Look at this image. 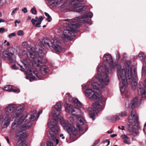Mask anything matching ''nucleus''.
Listing matches in <instances>:
<instances>
[{"instance_id":"24","label":"nucleus","mask_w":146,"mask_h":146,"mask_svg":"<svg viewBox=\"0 0 146 146\" xmlns=\"http://www.w3.org/2000/svg\"><path fill=\"white\" fill-rule=\"evenodd\" d=\"M49 4L54 7L57 6L62 3V0H46Z\"/></svg>"},{"instance_id":"39","label":"nucleus","mask_w":146,"mask_h":146,"mask_svg":"<svg viewBox=\"0 0 146 146\" xmlns=\"http://www.w3.org/2000/svg\"><path fill=\"white\" fill-rule=\"evenodd\" d=\"M35 19H31V22L33 25H35L36 22H38V17H36L35 18Z\"/></svg>"},{"instance_id":"51","label":"nucleus","mask_w":146,"mask_h":146,"mask_svg":"<svg viewBox=\"0 0 146 146\" xmlns=\"http://www.w3.org/2000/svg\"><path fill=\"white\" fill-rule=\"evenodd\" d=\"M116 59L118 60L119 57H120V55L119 54L118 52H117L116 53Z\"/></svg>"},{"instance_id":"6","label":"nucleus","mask_w":146,"mask_h":146,"mask_svg":"<svg viewBox=\"0 0 146 146\" xmlns=\"http://www.w3.org/2000/svg\"><path fill=\"white\" fill-rule=\"evenodd\" d=\"M28 123H24L21 126L19 130H16L15 138L16 140L18 141V142L20 141L23 143V141L26 139L27 134L25 130L29 129L32 126L31 123H28Z\"/></svg>"},{"instance_id":"38","label":"nucleus","mask_w":146,"mask_h":146,"mask_svg":"<svg viewBox=\"0 0 146 146\" xmlns=\"http://www.w3.org/2000/svg\"><path fill=\"white\" fill-rule=\"evenodd\" d=\"M34 74L36 75V77L38 78L39 79H41V75L39 74L37 71H35L33 72Z\"/></svg>"},{"instance_id":"46","label":"nucleus","mask_w":146,"mask_h":146,"mask_svg":"<svg viewBox=\"0 0 146 146\" xmlns=\"http://www.w3.org/2000/svg\"><path fill=\"white\" fill-rule=\"evenodd\" d=\"M144 56V54L143 53H140L138 55L139 57L141 59H143Z\"/></svg>"},{"instance_id":"49","label":"nucleus","mask_w":146,"mask_h":146,"mask_svg":"<svg viewBox=\"0 0 146 146\" xmlns=\"http://www.w3.org/2000/svg\"><path fill=\"white\" fill-rule=\"evenodd\" d=\"M69 120L72 123L74 122V119L72 117L70 116L69 117Z\"/></svg>"},{"instance_id":"13","label":"nucleus","mask_w":146,"mask_h":146,"mask_svg":"<svg viewBox=\"0 0 146 146\" xmlns=\"http://www.w3.org/2000/svg\"><path fill=\"white\" fill-rule=\"evenodd\" d=\"M60 121L61 125L65 131L68 133L72 132L74 134H75L76 131L75 128L69 123L68 120L61 117L60 118Z\"/></svg>"},{"instance_id":"26","label":"nucleus","mask_w":146,"mask_h":146,"mask_svg":"<svg viewBox=\"0 0 146 146\" xmlns=\"http://www.w3.org/2000/svg\"><path fill=\"white\" fill-rule=\"evenodd\" d=\"M121 137L123 140V142L125 143L128 145H129L131 144V143L129 142V138L125 135L123 134L121 135Z\"/></svg>"},{"instance_id":"35","label":"nucleus","mask_w":146,"mask_h":146,"mask_svg":"<svg viewBox=\"0 0 146 146\" xmlns=\"http://www.w3.org/2000/svg\"><path fill=\"white\" fill-rule=\"evenodd\" d=\"M93 105L94 107H96L97 108L101 109L102 108V106L97 102L93 103Z\"/></svg>"},{"instance_id":"37","label":"nucleus","mask_w":146,"mask_h":146,"mask_svg":"<svg viewBox=\"0 0 146 146\" xmlns=\"http://www.w3.org/2000/svg\"><path fill=\"white\" fill-rule=\"evenodd\" d=\"M127 115V113L125 111H122L118 114V115L121 117H123L126 116Z\"/></svg>"},{"instance_id":"19","label":"nucleus","mask_w":146,"mask_h":146,"mask_svg":"<svg viewBox=\"0 0 146 146\" xmlns=\"http://www.w3.org/2000/svg\"><path fill=\"white\" fill-rule=\"evenodd\" d=\"M37 114L36 111H35L33 113L31 112L30 113L28 114L26 116H23L25 117L24 123H26L27 122L31 123L32 125V123L29 121H35L36 119ZM28 123H27L28 124Z\"/></svg>"},{"instance_id":"54","label":"nucleus","mask_w":146,"mask_h":146,"mask_svg":"<svg viewBox=\"0 0 146 146\" xmlns=\"http://www.w3.org/2000/svg\"><path fill=\"white\" fill-rule=\"evenodd\" d=\"M22 11L24 13H27L28 12L27 8H26L25 7L23 9H22Z\"/></svg>"},{"instance_id":"58","label":"nucleus","mask_w":146,"mask_h":146,"mask_svg":"<svg viewBox=\"0 0 146 146\" xmlns=\"http://www.w3.org/2000/svg\"><path fill=\"white\" fill-rule=\"evenodd\" d=\"M60 137H61L62 139H64L65 138L64 137V135L62 134H61L60 135Z\"/></svg>"},{"instance_id":"40","label":"nucleus","mask_w":146,"mask_h":146,"mask_svg":"<svg viewBox=\"0 0 146 146\" xmlns=\"http://www.w3.org/2000/svg\"><path fill=\"white\" fill-rule=\"evenodd\" d=\"M17 146H27V144L26 143H22L20 141L17 142Z\"/></svg>"},{"instance_id":"31","label":"nucleus","mask_w":146,"mask_h":146,"mask_svg":"<svg viewBox=\"0 0 146 146\" xmlns=\"http://www.w3.org/2000/svg\"><path fill=\"white\" fill-rule=\"evenodd\" d=\"M12 87L11 85H6L3 88V89L9 92H11L12 90Z\"/></svg>"},{"instance_id":"48","label":"nucleus","mask_w":146,"mask_h":146,"mask_svg":"<svg viewBox=\"0 0 146 146\" xmlns=\"http://www.w3.org/2000/svg\"><path fill=\"white\" fill-rule=\"evenodd\" d=\"M119 116L118 115L114 116L113 117V119L115 120H118L119 119Z\"/></svg>"},{"instance_id":"45","label":"nucleus","mask_w":146,"mask_h":146,"mask_svg":"<svg viewBox=\"0 0 146 146\" xmlns=\"http://www.w3.org/2000/svg\"><path fill=\"white\" fill-rule=\"evenodd\" d=\"M100 142V139H97L94 141V143H93V146H95L96 145H97Z\"/></svg>"},{"instance_id":"16","label":"nucleus","mask_w":146,"mask_h":146,"mask_svg":"<svg viewBox=\"0 0 146 146\" xmlns=\"http://www.w3.org/2000/svg\"><path fill=\"white\" fill-rule=\"evenodd\" d=\"M25 119L24 117L21 116L18 119H15L12 124V128L13 130H19L21 128V126L24 123Z\"/></svg>"},{"instance_id":"61","label":"nucleus","mask_w":146,"mask_h":146,"mask_svg":"<svg viewBox=\"0 0 146 146\" xmlns=\"http://www.w3.org/2000/svg\"><path fill=\"white\" fill-rule=\"evenodd\" d=\"M15 22V24H16L17 23H20L21 22V21H20L16 20Z\"/></svg>"},{"instance_id":"2","label":"nucleus","mask_w":146,"mask_h":146,"mask_svg":"<svg viewBox=\"0 0 146 146\" xmlns=\"http://www.w3.org/2000/svg\"><path fill=\"white\" fill-rule=\"evenodd\" d=\"M34 49L35 52L33 51L31 48H28V54H27L26 51H23L22 56L23 59L21 60L25 67L31 72V66L30 63L31 61H33V64L34 67L35 68L38 67L40 65V64H42V63L38 58L42 57L44 55L43 52L44 49L42 47L37 46Z\"/></svg>"},{"instance_id":"53","label":"nucleus","mask_w":146,"mask_h":146,"mask_svg":"<svg viewBox=\"0 0 146 146\" xmlns=\"http://www.w3.org/2000/svg\"><path fill=\"white\" fill-rule=\"evenodd\" d=\"M18 64L19 66L20 67V70L22 71H24V68L22 67V66L21 65L19 64Z\"/></svg>"},{"instance_id":"56","label":"nucleus","mask_w":146,"mask_h":146,"mask_svg":"<svg viewBox=\"0 0 146 146\" xmlns=\"http://www.w3.org/2000/svg\"><path fill=\"white\" fill-rule=\"evenodd\" d=\"M5 30V29L3 28H0V33L4 32Z\"/></svg>"},{"instance_id":"8","label":"nucleus","mask_w":146,"mask_h":146,"mask_svg":"<svg viewBox=\"0 0 146 146\" xmlns=\"http://www.w3.org/2000/svg\"><path fill=\"white\" fill-rule=\"evenodd\" d=\"M123 67L120 66H119L117 72V75L119 80L121 81V82L119 83V88L121 93H123L124 92L125 89V86L127 84L128 80H129V82L130 83L134 80L132 81L131 79H128L127 76H125V74L123 75Z\"/></svg>"},{"instance_id":"11","label":"nucleus","mask_w":146,"mask_h":146,"mask_svg":"<svg viewBox=\"0 0 146 146\" xmlns=\"http://www.w3.org/2000/svg\"><path fill=\"white\" fill-rule=\"evenodd\" d=\"M48 127L50 128L51 131H48L47 132L48 137L50 139L53 140L54 142H55L56 144H58L59 143V140L56 138L59 129L58 126L54 123L52 124L51 122L48 124Z\"/></svg>"},{"instance_id":"1","label":"nucleus","mask_w":146,"mask_h":146,"mask_svg":"<svg viewBox=\"0 0 146 146\" xmlns=\"http://www.w3.org/2000/svg\"><path fill=\"white\" fill-rule=\"evenodd\" d=\"M102 67H100L98 68L97 71V75L95 76L96 79L98 81L99 83L96 82H92L91 84L93 89H88V87L87 84L82 85V88H86V90L85 92L86 96L91 99H94L100 101H102V98L100 94L102 92L104 86L108 85L110 80L109 77L106 74L103 76L101 71Z\"/></svg>"},{"instance_id":"64","label":"nucleus","mask_w":146,"mask_h":146,"mask_svg":"<svg viewBox=\"0 0 146 146\" xmlns=\"http://www.w3.org/2000/svg\"><path fill=\"white\" fill-rule=\"evenodd\" d=\"M113 131V130H111L110 131H108L107 132L108 133H111Z\"/></svg>"},{"instance_id":"27","label":"nucleus","mask_w":146,"mask_h":146,"mask_svg":"<svg viewBox=\"0 0 146 146\" xmlns=\"http://www.w3.org/2000/svg\"><path fill=\"white\" fill-rule=\"evenodd\" d=\"M89 109L92 110V111H91L90 112L89 114V115L91 118H92L93 120H94L95 119V118H94L95 114V113H97V110L95 108H93L92 109L90 108Z\"/></svg>"},{"instance_id":"55","label":"nucleus","mask_w":146,"mask_h":146,"mask_svg":"<svg viewBox=\"0 0 146 146\" xmlns=\"http://www.w3.org/2000/svg\"><path fill=\"white\" fill-rule=\"evenodd\" d=\"M146 69V67L143 66L142 67V72L144 73L145 72V70Z\"/></svg>"},{"instance_id":"14","label":"nucleus","mask_w":146,"mask_h":146,"mask_svg":"<svg viewBox=\"0 0 146 146\" xmlns=\"http://www.w3.org/2000/svg\"><path fill=\"white\" fill-rule=\"evenodd\" d=\"M14 50V48H11L8 50L3 51V58L4 59L7 58L11 61H13L14 58H15Z\"/></svg>"},{"instance_id":"43","label":"nucleus","mask_w":146,"mask_h":146,"mask_svg":"<svg viewBox=\"0 0 146 146\" xmlns=\"http://www.w3.org/2000/svg\"><path fill=\"white\" fill-rule=\"evenodd\" d=\"M17 34L19 36H22L23 35V32L22 30H19L18 31Z\"/></svg>"},{"instance_id":"18","label":"nucleus","mask_w":146,"mask_h":146,"mask_svg":"<svg viewBox=\"0 0 146 146\" xmlns=\"http://www.w3.org/2000/svg\"><path fill=\"white\" fill-rule=\"evenodd\" d=\"M66 102H70L73 103L75 107L77 106L76 108H80L82 106V104L77 99L72 98L69 94L66 95Z\"/></svg>"},{"instance_id":"52","label":"nucleus","mask_w":146,"mask_h":146,"mask_svg":"<svg viewBox=\"0 0 146 146\" xmlns=\"http://www.w3.org/2000/svg\"><path fill=\"white\" fill-rule=\"evenodd\" d=\"M17 10V9L16 8H15L13 11H12L11 13V15H13L14 14L16 13Z\"/></svg>"},{"instance_id":"47","label":"nucleus","mask_w":146,"mask_h":146,"mask_svg":"<svg viewBox=\"0 0 146 146\" xmlns=\"http://www.w3.org/2000/svg\"><path fill=\"white\" fill-rule=\"evenodd\" d=\"M11 92H13L15 93H18L20 92V91L19 89H13L12 88Z\"/></svg>"},{"instance_id":"59","label":"nucleus","mask_w":146,"mask_h":146,"mask_svg":"<svg viewBox=\"0 0 146 146\" xmlns=\"http://www.w3.org/2000/svg\"><path fill=\"white\" fill-rule=\"evenodd\" d=\"M117 136V135L115 134H113L111 135L110 136V137H116Z\"/></svg>"},{"instance_id":"12","label":"nucleus","mask_w":146,"mask_h":146,"mask_svg":"<svg viewBox=\"0 0 146 146\" xmlns=\"http://www.w3.org/2000/svg\"><path fill=\"white\" fill-rule=\"evenodd\" d=\"M131 65V62L130 60L127 61L126 62V66H127L128 67L126 69V71L125 72L124 69V67L120 65H117V71H118V66H119L121 67H123V75H125L126 76H127L128 78L129 79H131V80H136L137 79V76L136 73H134V74H133L132 73V69L130 67V66Z\"/></svg>"},{"instance_id":"63","label":"nucleus","mask_w":146,"mask_h":146,"mask_svg":"<svg viewBox=\"0 0 146 146\" xmlns=\"http://www.w3.org/2000/svg\"><path fill=\"white\" fill-rule=\"evenodd\" d=\"M121 130H125L124 126H121Z\"/></svg>"},{"instance_id":"3","label":"nucleus","mask_w":146,"mask_h":146,"mask_svg":"<svg viewBox=\"0 0 146 146\" xmlns=\"http://www.w3.org/2000/svg\"><path fill=\"white\" fill-rule=\"evenodd\" d=\"M60 22L61 25L66 28L63 31L62 38L64 40H72L71 37L75 36L74 33L76 31V29L78 28L80 25L68 19L62 20Z\"/></svg>"},{"instance_id":"60","label":"nucleus","mask_w":146,"mask_h":146,"mask_svg":"<svg viewBox=\"0 0 146 146\" xmlns=\"http://www.w3.org/2000/svg\"><path fill=\"white\" fill-rule=\"evenodd\" d=\"M5 21L4 19H0V23L1 22H4Z\"/></svg>"},{"instance_id":"22","label":"nucleus","mask_w":146,"mask_h":146,"mask_svg":"<svg viewBox=\"0 0 146 146\" xmlns=\"http://www.w3.org/2000/svg\"><path fill=\"white\" fill-rule=\"evenodd\" d=\"M24 110V108L23 106H18L16 108L14 113L12 116V118L13 119L15 117L19 116L23 112Z\"/></svg>"},{"instance_id":"7","label":"nucleus","mask_w":146,"mask_h":146,"mask_svg":"<svg viewBox=\"0 0 146 146\" xmlns=\"http://www.w3.org/2000/svg\"><path fill=\"white\" fill-rule=\"evenodd\" d=\"M41 42L44 47H52L57 54H59L63 49V48L61 46L60 43L57 40H51L48 38H44Z\"/></svg>"},{"instance_id":"4","label":"nucleus","mask_w":146,"mask_h":146,"mask_svg":"<svg viewBox=\"0 0 146 146\" xmlns=\"http://www.w3.org/2000/svg\"><path fill=\"white\" fill-rule=\"evenodd\" d=\"M138 117L136 111L134 110L131 111L128 119V129L129 132H132L133 135L135 136L139 134L138 126L137 124Z\"/></svg>"},{"instance_id":"62","label":"nucleus","mask_w":146,"mask_h":146,"mask_svg":"<svg viewBox=\"0 0 146 146\" xmlns=\"http://www.w3.org/2000/svg\"><path fill=\"white\" fill-rule=\"evenodd\" d=\"M16 66L15 65H13L12 66V68L13 69H16Z\"/></svg>"},{"instance_id":"5","label":"nucleus","mask_w":146,"mask_h":146,"mask_svg":"<svg viewBox=\"0 0 146 146\" xmlns=\"http://www.w3.org/2000/svg\"><path fill=\"white\" fill-rule=\"evenodd\" d=\"M64 106L66 112H68L72 115L77 117L76 119L77 126L79 130L80 131H81L82 129L80 126L84 125L85 121L83 117L79 115V113L80 112L79 108H73L70 104L67 103H65Z\"/></svg>"},{"instance_id":"44","label":"nucleus","mask_w":146,"mask_h":146,"mask_svg":"<svg viewBox=\"0 0 146 146\" xmlns=\"http://www.w3.org/2000/svg\"><path fill=\"white\" fill-rule=\"evenodd\" d=\"M16 35V33H13L10 34L8 35V37L10 38H11L13 36H15Z\"/></svg>"},{"instance_id":"29","label":"nucleus","mask_w":146,"mask_h":146,"mask_svg":"<svg viewBox=\"0 0 146 146\" xmlns=\"http://www.w3.org/2000/svg\"><path fill=\"white\" fill-rule=\"evenodd\" d=\"M26 78L27 79H30V82H32L35 79V77L34 76H33V75L30 74H28L26 73Z\"/></svg>"},{"instance_id":"15","label":"nucleus","mask_w":146,"mask_h":146,"mask_svg":"<svg viewBox=\"0 0 146 146\" xmlns=\"http://www.w3.org/2000/svg\"><path fill=\"white\" fill-rule=\"evenodd\" d=\"M60 115V112L58 111L55 110L52 111H50V113L49 114L50 117L47 123H51L52 124L54 123L57 126V122L58 121V117Z\"/></svg>"},{"instance_id":"17","label":"nucleus","mask_w":146,"mask_h":146,"mask_svg":"<svg viewBox=\"0 0 146 146\" xmlns=\"http://www.w3.org/2000/svg\"><path fill=\"white\" fill-rule=\"evenodd\" d=\"M144 85L142 82H140L139 83L138 92L139 94L143 98L146 97V79L144 81Z\"/></svg>"},{"instance_id":"34","label":"nucleus","mask_w":146,"mask_h":146,"mask_svg":"<svg viewBox=\"0 0 146 146\" xmlns=\"http://www.w3.org/2000/svg\"><path fill=\"white\" fill-rule=\"evenodd\" d=\"M93 13L92 12H90L84 15L82 17H85L87 18H91L93 16Z\"/></svg>"},{"instance_id":"9","label":"nucleus","mask_w":146,"mask_h":146,"mask_svg":"<svg viewBox=\"0 0 146 146\" xmlns=\"http://www.w3.org/2000/svg\"><path fill=\"white\" fill-rule=\"evenodd\" d=\"M84 3L83 0H73L66 8L70 11L80 12L87 8L86 6H81V5Z\"/></svg>"},{"instance_id":"57","label":"nucleus","mask_w":146,"mask_h":146,"mask_svg":"<svg viewBox=\"0 0 146 146\" xmlns=\"http://www.w3.org/2000/svg\"><path fill=\"white\" fill-rule=\"evenodd\" d=\"M5 138L6 139L8 143L9 144V138H8V137H7L6 136L5 137Z\"/></svg>"},{"instance_id":"21","label":"nucleus","mask_w":146,"mask_h":146,"mask_svg":"<svg viewBox=\"0 0 146 146\" xmlns=\"http://www.w3.org/2000/svg\"><path fill=\"white\" fill-rule=\"evenodd\" d=\"M15 110V108L14 105L11 104H9L5 109V114L7 116H8V115L12 114L11 116V118H12V116L13 115V114L14 113Z\"/></svg>"},{"instance_id":"20","label":"nucleus","mask_w":146,"mask_h":146,"mask_svg":"<svg viewBox=\"0 0 146 146\" xmlns=\"http://www.w3.org/2000/svg\"><path fill=\"white\" fill-rule=\"evenodd\" d=\"M138 99L137 98H133L129 103L128 101L126 102L125 103V107L126 110L127 109H131L135 108L137 106Z\"/></svg>"},{"instance_id":"25","label":"nucleus","mask_w":146,"mask_h":146,"mask_svg":"<svg viewBox=\"0 0 146 146\" xmlns=\"http://www.w3.org/2000/svg\"><path fill=\"white\" fill-rule=\"evenodd\" d=\"M10 122L9 117L7 115L2 122V127L3 128L7 127L9 125Z\"/></svg>"},{"instance_id":"28","label":"nucleus","mask_w":146,"mask_h":146,"mask_svg":"<svg viewBox=\"0 0 146 146\" xmlns=\"http://www.w3.org/2000/svg\"><path fill=\"white\" fill-rule=\"evenodd\" d=\"M43 19V17L42 16H40L39 17L37 23L35 25V27H40V25L41 24L42 21Z\"/></svg>"},{"instance_id":"50","label":"nucleus","mask_w":146,"mask_h":146,"mask_svg":"<svg viewBox=\"0 0 146 146\" xmlns=\"http://www.w3.org/2000/svg\"><path fill=\"white\" fill-rule=\"evenodd\" d=\"M110 143V141L108 139H107V140H106L104 142V143H105V144L106 143H107V146L109 145V144Z\"/></svg>"},{"instance_id":"32","label":"nucleus","mask_w":146,"mask_h":146,"mask_svg":"<svg viewBox=\"0 0 146 146\" xmlns=\"http://www.w3.org/2000/svg\"><path fill=\"white\" fill-rule=\"evenodd\" d=\"M62 108V105L60 103H57L55 106V108L57 111H60Z\"/></svg>"},{"instance_id":"33","label":"nucleus","mask_w":146,"mask_h":146,"mask_svg":"<svg viewBox=\"0 0 146 146\" xmlns=\"http://www.w3.org/2000/svg\"><path fill=\"white\" fill-rule=\"evenodd\" d=\"M53 141L51 140L48 141L45 145L42 144V146H54Z\"/></svg>"},{"instance_id":"23","label":"nucleus","mask_w":146,"mask_h":146,"mask_svg":"<svg viewBox=\"0 0 146 146\" xmlns=\"http://www.w3.org/2000/svg\"><path fill=\"white\" fill-rule=\"evenodd\" d=\"M85 17H77L75 18V20H77V21L80 23H86L89 24H91V21L90 19H86V18Z\"/></svg>"},{"instance_id":"30","label":"nucleus","mask_w":146,"mask_h":146,"mask_svg":"<svg viewBox=\"0 0 146 146\" xmlns=\"http://www.w3.org/2000/svg\"><path fill=\"white\" fill-rule=\"evenodd\" d=\"M41 72L42 74H46L48 72V69L46 66H42L40 68Z\"/></svg>"},{"instance_id":"41","label":"nucleus","mask_w":146,"mask_h":146,"mask_svg":"<svg viewBox=\"0 0 146 146\" xmlns=\"http://www.w3.org/2000/svg\"><path fill=\"white\" fill-rule=\"evenodd\" d=\"M31 12L32 13L35 15L37 13V12L35 8L33 7V8L31 10Z\"/></svg>"},{"instance_id":"10","label":"nucleus","mask_w":146,"mask_h":146,"mask_svg":"<svg viewBox=\"0 0 146 146\" xmlns=\"http://www.w3.org/2000/svg\"><path fill=\"white\" fill-rule=\"evenodd\" d=\"M103 58L104 62L109 64V66L110 67L109 68H108L107 66L105 65V73L103 71V69H104V68L102 66L99 67L98 68H98L100 67H102V70L101 71V74H100V75H101V76H103L106 74L108 77V73H110L111 72L112 68H113L114 67V66L113 65V64L112 63L113 61L111 55L108 54H105L104 55Z\"/></svg>"},{"instance_id":"42","label":"nucleus","mask_w":146,"mask_h":146,"mask_svg":"<svg viewBox=\"0 0 146 146\" xmlns=\"http://www.w3.org/2000/svg\"><path fill=\"white\" fill-rule=\"evenodd\" d=\"M67 3L66 2L63 3L59 7V9L63 8L67 5Z\"/></svg>"},{"instance_id":"36","label":"nucleus","mask_w":146,"mask_h":146,"mask_svg":"<svg viewBox=\"0 0 146 146\" xmlns=\"http://www.w3.org/2000/svg\"><path fill=\"white\" fill-rule=\"evenodd\" d=\"M44 14L47 17V18L46 19V20L48 22H50L52 20V18L51 17L48 13L46 12H45Z\"/></svg>"}]
</instances>
